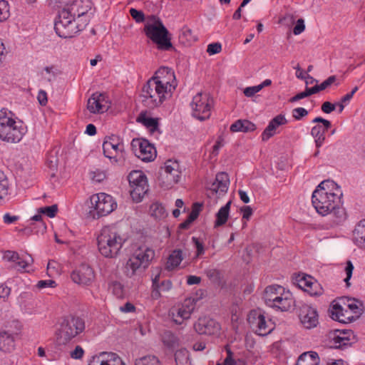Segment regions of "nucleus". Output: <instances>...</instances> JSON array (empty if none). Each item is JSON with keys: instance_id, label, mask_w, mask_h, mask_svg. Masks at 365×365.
<instances>
[{"instance_id": "56", "label": "nucleus", "mask_w": 365, "mask_h": 365, "mask_svg": "<svg viewBox=\"0 0 365 365\" xmlns=\"http://www.w3.org/2000/svg\"><path fill=\"white\" fill-rule=\"evenodd\" d=\"M305 29L304 21L302 19H299L297 21V24L293 29V33L294 35L301 34Z\"/></svg>"}, {"instance_id": "54", "label": "nucleus", "mask_w": 365, "mask_h": 365, "mask_svg": "<svg viewBox=\"0 0 365 365\" xmlns=\"http://www.w3.org/2000/svg\"><path fill=\"white\" fill-rule=\"evenodd\" d=\"M192 241L195 245V247L197 250L196 251V257H198L205 253V248L202 242H201L198 238L195 237H192Z\"/></svg>"}, {"instance_id": "36", "label": "nucleus", "mask_w": 365, "mask_h": 365, "mask_svg": "<svg viewBox=\"0 0 365 365\" xmlns=\"http://www.w3.org/2000/svg\"><path fill=\"white\" fill-rule=\"evenodd\" d=\"M135 365H162L155 356H145L135 360Z\"/></svg>"}, {"instance_id": "41", "label": "nucleus", "mask_w": 365, "mask_h": 365, "mask_svg": "<svg viewBox=\"0 0 365 365\" xmlns=\"http://www.w3.org/2000/svg\"><path fill=\"white\" fill-rule=\"evenodd\" d=\"M58 73V69L54 66H46L42 71V76L48 81H53Z\"/></svg>"}, {"instance_id": "8", "label": "nucleus", "mask_w": 365, "mask_h": 365, "mask_svg": "<svg viewBox=\"0 0 365 365\" xmlns=\"http://www.w3.org/2000/svg\"><path fill=\"white\" fill-rule=\"evenodd\" d=\"M144 31L148 38L157 44L161 50H168L172 44L168 36V31L162 21L155 16H148L145 23Z\"/></svg>"}, {"instance_id": "47", "label": "nucleus", "mask_w": 365, "mask_h": 365, "mask_svg": "<svg viewBox=\"0 0 365 365\" xmlns=\"http://www.w3.org/2000/svg\"><path fill=\"white\" fill-rule=\"evenodd\" d=\"M194 300L191 299H186L184 300V319L189 318L190 314L195 309Z\"/></svg>"}, {"instance_id": "61", "label": "nucleus", "mask_w": 365, "mask_h": 365, "mask_svg": "<svg viewBox=\"0 0 365 365\" xmlns=\"http://www.w3.org/2000/svg\"><path fill=\"white\" fill-rule=\"evenodd\" d=\"M358 90H359V88L357 86H355L350 93H346L345 96H344L341 98V101L342 103H344L345 105L348 104L349 103V101H351V99L352 98V97L354 95V93Z\"/></svg>"}, {"instance_id": "29", "label": "nucleus", "mask_w": 365, "mask_h": 365, "mask_svg": "<svg viewBox=\"0 0 365 365\" xmlns=\"http://www.w3.org/2000/svg\"><path fill=\"white\" fill-rule=\"evenodd\" d=\"M319 358L317 352L308 351L302 354L296 365H319Z\"/></svg>"}, {"instance_id": "1", "label": "nucleus", "mask_w": 365, "mask_h": 365, "mask_svg": "<svg viewBox=\"0 0 365 365\" xmlns=\"http://www.w3.org/2000/svg\"><path fill=\"white\" fill-rule=\"evenodd\" d=\"M91 0H70L68 4L59 12L54 29L61 38H71L83 30L90 21L88 14L91 9Z\"/></svg>"}, {"instance_id": "14", "label": "nucleus", "mask_w": 365, "mask_h": 365, "mask_svg": "<svg viewBox=\"0 0 365 365\" xmlns=\"http://www.w3.org/2000/svg\"><path fill=\"white\" fill-rule=\"evenodd\" d=\"M103 151L106 158L110 160H121L125 158L124 144L115 136H107L103 143Z\"/></svg>"}, {"instance_id": "52", "label": "nucleus", "mask_w": 365, "mask_h": 365, "mask_svg": "<svg viewBox=\"0 0 365 365\" xmlns=\"http://www.w3.org/2000/svg\"><path fill=\"white\" fill-rule=\"evenodd\" d=\"M222 51V45L220 43H212L208 44L207 48V52L209 53V55H215L217 53H220Z\"/></svg>"}, {"instance_id": "20", "label": "nucleus", "mask_w": 365, "mask_h": 365, "mask_svg": "<svg viewBox=\"0 0 365 365\" xmlns=\"http://www.w3.org/2000/svg\"><path fill=\"white\" fill-rule=\"evenodd\" d=\"M194 329L200 334L214 335L220 332V325L213 319L205 317L197 320Z\"/></svg>"}, {"instance_id": "46", "label": "nucleus", "mask_w": 365, "mask_h": 365, "mask_svg": "<svg viewBox=\"0 0 365 365\" xmlns=\"http://www.w3.org/2000/svg\"><path fill=\"white\" fill-rule=\"evenodd\" d=\"M38 212L45 214L49 217H53L58 212V206L57 205H53L51 206L42 207L38 209Z\"/></svg>"}, {"instance_id": "62", "label": "nucleus", "mask_w": 365, "mask_h": 365, "mask_svg": "<svg viewBox=\"0 0 365 365\" xmlns=\"http://www.w3.org/2000/svg\"><path fill=\"white\" fill-rule=\"evenodd\" d=\"M83 349L80 346H77L75 348V349L71 353V356L73 359H79L83 357Z\"/></svg>"}, {"instance_id": "43", "label": "nucleus", "mask_w": 365, "mask_h": 365, "mask_svg": "<svg viewBox=\"0 0 365 365\" xmlns=\"http://www.w3.org/2000/svg\"><path fill=\"white\" fill-rule=\"evenodd\" d=\"M9 5L4 0L0 1V22L6 20L9 17Z\"/></svg>"}, {"instance_id": "48", "label": "nucleus", "mask_w": 365, "mask_h": 365, "mask_svg": "<svg viewBox=\"0 0 365 365\" xmlns=\"http://www.w3.org/2000/svg\"><path fill=\"white\" fill-rule=\"evenodd\" d=\"M305 291L312 296H319L323 293V289L317 282H314L312 287L305 288Z\"/></svg>"}, {"instance_id": "6", "label": "nucleus", "mask_w": 365, "mask_h": 365, "mask_svg": "<svg viewBox=\"0 0 365 365\" xmlns=\"http://www.w3.org/2000/svg\"><path fill=\"white\" fill-rule=\"evenodd\" d=\"M263 298L268 307L281 312L290 311L295 307L292 294L279 285L267 287Z\"/></svg>"}, {"instance_id": "2", "label": "nucleus", "mask_w": 365, "mask_h": 365, "mask_svg": "<svg viewBox=\"0 0 365 365\" xmlns=\"http://www.w3.org/2000/svg\"><path fill=\"white\" fill-rule=\"evenodd\" d=\"M178 86L173 69L163 66L144 85L141 96L144 103L150 108H156L170 98Z\"/></svg>"}, {"instance_id": "15", "label": "nucleus", "mask_w": 365, "mask_h": 365, "mask_svg": "<svg viewBox=\"0 0 365 365\" xmlns=\"http://www.w3.org/2000/svg\"><path fill=\"white\" fill-rule=\"evenodd\" d=\"M131 148L136 157L140 160H155L157 157L156 148L145 139H133Z\"/></svg>"}, {"instance_id": "28", "label": "nucleus", "mask_w": 365, "mask_h": 365, "mask_svg": "<svg viewBox=\"0 0 365 365\" xmlns=\"http://www.w3.org/2000/svg\"><path fill=\"white\" fill-rule=\"evenodd\" d=\"M232 132H252L256 129V125L248 120H237L230 125Z\"/></svg>"}, {"instance_id": "31", "label": "nucleus", "mask_w": 365, "mask_h": 365, "mask_svg": "<svg viewBox=\"0 0 365 365\" xmlns=\"http://www.w3.org/2000/svg\"><path fill=\"white\" fill-rule=\"evenodd\" d=\"M14 349V337L6 331L0 333V349L4 352H11Z\"/></svg>"}, {"instance_id": "58", "label": "nucleus", "mask_w": 365, "mask_h": 365, "mask_svg": "<svg viewBox=\"0 0 365 365\" xmlns=\"http://www.w3.org/2000/svg\"><path fill=\"white\" fill-rule=\"evenodd\" d=\"M260 91V87H259L257 85L245 88L243 93L247 97H252L255 93L259 92Z\"/></svg>"}, {"instance_id": "9", "label": "nucleus", "mask_w": 365, "mask_h": 365, "mask_svg": "<svg viewBox=\"0 0 365 365\" xmlns=\"http://www.w3.org/2000/svg\"><path fill=\"white\" fill-rule=\"evenodd\" d=\"M154 256L153 250L145 245L139 246L126 263L128 275L132 277L142 273L149 266Z\"/></svg>"}, {"instance_id": "19", "label": "nucleus", "mask_w": 365, "mask_h": 365, "mask_svg": "<svg viewBox=\"0 0 365 365\" xmlns=\"http://www.w3.org/2000/svg\"><path fill=\"white\" fill-rule=\"evenodd\" d=\"M108 107L107 97L101 93H93L87 102V109L94 114L103 113L108 110Z\"/></svg>"}, {"instance_id": "50", "label": "nucleus", "mask_w": 365, "mask_h": 365, "mask_svg": "<svg viewBox=\"0 0 365 365\" xmlns=\"http://www.w3.org/2000/svg\"><path fill=\"white\" fill-rule=\"evenodd\" d=\"M130 14L137 23H141L146 20L143 12L135 9H130Z\"/></svg>"}, {"instance_id": "45", "label": "nucleus", "mask_w": 365, "mask_h": 365, "mask_svg": "<svg viewBox=\"0 0 365 365\" xmlns=\"http://www.w3.org/2000/svg\"><path fill=\"white\" fill-rule=\"evenodd\" d=\"M342 307L341 305L336 304H334L331 311V317L334 320H336L339 322H344V319L341 317L344 316L342 314Z\"/></svg>"}, {"instance_id": "13", "label": "nucleus", "mask_w": 365, "mask_h": 365, "mask_svg": "<svg viewBox=\"0 0 365 365\" xmlns=\"http://www.w3.org/2000/svg\"><path fill=\"white\" fill-rule=\"evenodd\" d=\"M91 203L96 211V213L93 214V218L108 215L117 207V203L113 197L104 192L92 195Z\"/></svg>"}, {"instance_id": "16", "label": "nucleus", "mask_w": 365, "mask_h": 365, "mask_svg": "<svg viewBox=\"0 0 365 365\" xmlns=\"http://www.w3.org/2000/svg\"><path fill=\"white\" fill-rule=\"evenodd\" d=\"M72 281L82 286L91 285L95 279L93 268L86 264H81L71 274Z\"/></svg>"}, {"instance_id": "5", "label": "nucleus", "mask_w": 365, "mask_h": 365, "mask_svg": "<svg viewBox=\"0 0 365 365\" xmlns=\"http://www.w3.org/2000/svg\"><path fill=\"white\" fill-rule=\"evenodd\" d=\"M97 240L100 253L108 258L117 257L125 242L121 231L115 225L104 226Z\"/></svg>"}, {"instance_id": "33", "label": "nucleus", "mask_w": 365, "mask_h": 365, "mask_svg": "<svg viewBox=\"0 0 365 365\" xmlns=\"http://www.w3.org/2000/svg\"><path fill=\"white\" fill-rule=\"evenodd\" d=\"M182 259V251L180 250H174L169 256L165 264V269L168 271L173 270L180 265Z\"/></svg>"}, {"instance_id": "34", "label": "nucleus", "mask_w": 365, "mask_h": 365, "mask_svg": "<svg viewBox=\"0 0 365 365\" xmlns=\"http://www.w3.org/2000/svg\"><path fill=\"white\" fill-rule=\"evenodd\" d=\"M353 334L351 331L346 330L339 331V334L334 337V342L336 348H341L350 344V336Z\"/></svg>"}, {"instance_id": "57", "label": "nucleus", "mask_w": 365, "mask_h": 365, "mask_svg": "<svg viewBox=\"0 0 365 365\" xmlns=\"http://www.w3.org/2000/svg\"><path fill=\"white\" fill-rule=\"evenodd\" d=\"M56 286V282L52 279L40 280L37 283V287L39 289H44L46 287H55Z\"/></svg>"}, {"instance_id": "32", "label": "nucleus", "mask_w": 365, "mask_h": 365, "mask_svg": "<svg viewBox=\"0 0 365 365\" xmlns=\"http://www.w3.org/2000/svg\"><path fill=\"white\" fill-rule=\"evenodd\" d=\"M231 203V201L227 202L226 205L222 206L217 212L215 227L222 226L226 223L229 217Z\"/></svg>"}, {"instance_id": "3", "label": "nucleus", "mask_w": 365, "mask_h": 365, "mask_svg": "<svg viewBox=\"0 0 365 365\" xmlns=\"http://www.w3.org/2000/svg\"><path fill=\"white\" fill-rule=\"evenodd\" d=\"M342 192L333 180L322 181L312 193V202L317 212L324 216L332 214L333 222L338 225L346 219V212L341 207Z\"/></svg>"}, {"instance_id": "17", "label": "nucleus", "mask_w": 365, "mask_h": 365, "mask_svg": "<svg viewBox=\"0 0 365 365\" xmlns=\"http://www.w3.org/2000/svg\"><path fill=\"white\" fill-rule=\"evenodd\" d=\"M247 321L252 330L259 336H265L272 329L267 324L264 316L259 311L252 310L248 314Z\"/></svg>"}, {"instance_id": "64", "label": "nucleus", "mask_w": 365, "mask_h": 365, "mask_svg": "<svg viewBox=\"0 0 365 365\" xmlns=\"http://www.w3.org/2000/svg\"><path fill=\"white\" fill-rule=\"evenodd\" d=\"M242 212V218L249 220L252 215V209L250 206H244L241 208Z\"/></svg>"}, {"instance_id": "53", "label": "nucleus", "mask_w": 365, "mask_h": 365, "mask_svg": "<svg viewBox=\"0 0 365 365\" xmlns=\"http://www.w3.org/2000/svg\"><path fill=\"white\" fill-rule=\"evenodd\" d=\"M307 115L308 111L304 108H296L292 110V116L297 120H299Z\"/></svg>"}, {"instance_id": "30", "label": "nucleus", "mask_w": 365, "mask_h": 365, "mask_svg": "<svg viewBox=\"0 0 365 365\" xmlns=\"http://www.w3.org/2000/svg\"><path fill=\"white\" fill-rule=\"evenodd\" d=\"M354 238L359 247L365 249V220L360 221L356 226Z\"/></svg>"}, {"instance_id": "60", "label": "nucleus", "mask_w": 365, "mask_h": 365, "mask_svg": "<svg viewBox=\"0 0 365 365\" xmlns=\"http://www.w3.org/2000/svg\"><path fill=\"white\" fill-rule=\"evenodd\" d=\"M49 4L53 7L61 8L66 7L70 0H48Z\"/></svg>"}, {"instance_id": "49", "label": "nucleus", "mask_w": 365, "mask_h": 365, "mask_svg": "<svg viewBox=\"0 0 365 365\" xmlns=\"http://www.w3.org/2000/svg\"><path fill=\"white\" fill-rule=\"evenodd\" d=\"M354 269V267L352 262L351 261H347L346 264L345 269H344L346 277L344 279V281L346 283V287H349L351 284L349 281L352 276Z\"/></svg>"}, {"instance_id": "51", "label": "nucleus", "mask_w": 365, "mask_h": 365, "mask_svg": "<svg viewBox=\"0 0 365 365\" xmlns=\"http://www.w3.org/2000/svg\"><path fill=\"white\" fill-rule=\"evenodd\" d=\"M336 79L337 78H336V76H331L327 79H326L324 81H323L321 84L316 85L317 88L319 89V92L326 89L327 88L329 87L333 83H336Z\"/></svg>"}, {"instance_id": "38", "label": "nucleus", "mask_w": 365, "mask_h": 365, "mask_svg": "<svg viewBox=\"0 0 365 365\" xmlns=\"http://www.w3.org/2000/svg\"><path fill=\"white\" fill-rule=\"evenodd\" d=\"M9 192V181L5 174L0 170V201L7 196Z\"/></svg>"}, {"instance_id": "7", "label": "nucleus", "mask_w": 365, "mask_h": 365, "mask_svg": "<svg viewBox=\"0 0 365 365\" xmlns=\"http://www.w3.org/2000/svg\"><path fill=\"white\" fill-rule=\"evenodd\" d=\"M85 329V322L83 319L68 315L62 317L56 330V341L58 345H66Z\"/></svg>"}, {"instance_id": "26", "label": "nucleus", "mask_w": 365, "mask_h": 365, "mask_svg": "<svg viewBox=\"0 0 365 365\" xmlns=\"http://www.w3.org/2000/svg\"><path fill=\"white\" fill-rule=\"evenodd\" d=\"M287 120L284 115L279 114L272 118L267 128L262 133V140L263 141L268 140L270 138L274 136L277 133V129L279 126L287 124Z\"/></svg>"}, {"instance_id": "4", "label": "nucleus", "mask_w": 365, "mask_h": 365, "mask_svg": "<svg viewBox=\"0 0 365 365\" xmlns=\"http://www.w3.org/2000/svg\"><path fill=\"white\" fill-rule=\"evenodd\" d=\"M24 123L11 110L0 109V140L7 143H18L26 135Z\"/></svg>"}, {"instance_id": "10", "label": "nucleus", "mask_w": 365, "mask_h": 365, "mask_svg": "<svg viewBox=\"0 0 365 365\" xmlns=\"http://www.w3.org/2000/svg\"><path fill=\"white\" fill-rule=\"evenodd\" d=\"M192 116L200 121L210 118L214 107L213 98L206 92H198L190 103Z\"/></svg>"}, {"instance_id": "23", "label": "nucleus", "mask_w": 365, "mask_h": 365, "mask_svg": "<svg viewBox=\"0 0 365 365\" xmlns=\"http://www.w3.org/2000/svg\"><path fill=\"white\" fill-rule=\"evenodd\" d=\"M230 180L225 173H220L216 175L215 180L208 187L211 194H217L219 196L225 194L228 190Z\"/></svg>"}, {"instance_id": "22", "label": "nucleus", "mask_w": 365, "mask_h": 365, "mask_svg": "<svg viewBox=\"0 0 365 365\" xmlns=\"http://www.w3.org/2000/svg\"><path fill=\"white\" fill-rule=\"evenodd\" d=\"M160 120L159 118H153L144 113H141L137 118V122L142 124L155 138L161 134Z\"/></svg>"}, {"instance_id": "55", "label": "nucleus", "mask_w": 365, "mask_h": 365, "mask_svg": "<svg viewBox=\"0 0 365 365\" xmlns=\"http://www.w3.org/2000/svg\"><path fill=\"white\" fill-rule=\"evenodd\" d=\"M314 282H317V281L310 276L304 277L299 280V287L305 290V288L312 287Z\"/></svg>"}, {"instance_id": "24", "label": "nucleus", "mask_w": 365, "mask_h": 365, "mask_svg": "<svg viewBox=\"0 0 365 365\" xmlns=\"http://www.w3.org/2000/svg\"><path fill=\"white\" fill-rule=\"evenodd\" d=\"M4 259L15 263V268L17 269H25L29 265L33 262V259L31 255H26L21 257L14 251L8 250L4 255Z\"/></svg>"}, {"instance_id": "37", "label": "nucleus", "mask_w": 365, "mask_h": 365, "mask_svg": "<svg viewBox=\"0 0 365 365\" xmlns=\"http://www.w3.org/2000/svg\"><path fill=\"white\" fill-rule=\"evenodd\" d=\"M169 314L175 324H181L182 323V309L180 304L173 306L170 309Z\"/></svg>"}, {"instance_id": "44", "label": "nucleus", "mask_w": 365, "mask_h": 365, "mask_svg": "<svg viewBox=\"0 0 365 365\" xmlns=\"http://www.w3.org/2000/svg\"><path fill=\"white\" fill-rule=\"evenodd\" d=\"M113 294L118 298H122L124 296L123 286L120 282H113L110 285Z\"/></svg>"}, {"instance_id": "63", "label": "nucleus", "mask_w": 365, "mask_h": 365, "mask_svg": "<svg viewBox=\"0 0 365 365\" xmlns=\"http://www.w3.org/2000/svg\"><path fill=\"white\" fill-rule=\"evenodd\" d=\"M37 98L41 106H45L48 101L46 92L42 90L39 91Z\"/></svg>"}, {"instance_id": "21", "label": "nucleus", "mask_w": 365, "mask_h": 365, "mask_svg": "<svg viewBox=\"0 0 365 365\" xmlns=\"http://www.w3.org/2000/svg\"><path fill=\"white\" fill-rule=\"evenodd\" d=\"M299 319L307 329H312L318 324V314L317 310L307 304H303L299 310Z\"/></svg>"}, {"instance_id": "40", "label": "nucleus", "mask_w": 365, "mask_h": 365, "mask_svg": "<svg viewBox=\"0 0 365 365\" xmlns=\"http://www.w3.org/2000/svg\"><path fill=\"white\" fill-rule=\"evenodd\" d=\"M160 272H161L160 269L157 268L155 270V273H153V274H154V277L153 278V290L152 296L154 298H158L160 297V293L159 291V288H160L159 280H160Z\"/></svg>"}, {"instance_id": "35", "label": "nucleus", "mask_w": 365, "mask_h": 365, "mask_svg": "<svg viewBox=\"0 0 365 365\" xmlns=\"http://www.w3.org/2000/svg\"><path fill=\"white\" fill-rule=\"evenodd\" d=\"M202 203L195 202L192 205V210L186 220L184 221V229H186L192 222H194L198 217L202 210Z\"/></svg>"}, {"instance_id": "39", "label": "nucleus", "mask_w": 365, "mask_h": 365, "mask_svg": "<svg viewBox=\"0 0 365 365\" xmlns=\"http://www.w3.org/2000/svg\"><path fill=\"white\" fill-rule=\"evenodd\" d=\"M319 92V89L316 86L312 88H306L305 91L301 93H297L294 97L290 99V102H295L307 98L312 94H315Z\"/></svg>"}, {"instance_id": "59", "label": "nucleus", "mask_w": 365, "mask_h": 365, "mask_svg": "<svg viewBox=\"0 0 365 365\" xmlns=\"http://www.w3.org/2000/svg\"><path fill=\"white\" fill-rule=\"evenodd\" d=\"M321 109L325 113H330L336 109V105L329 101H325L322 105Z\"/></svg>"}, {"instance_id": "42", "label": "nucleus", "mask_w": 365, "mask_h": 365, "mask_svg": "<svg viewBox=\"0 0 365 365\" xmlns=\"http://www.w3.org/2000/svg\"><path fill=\"white\" fill-rule=\"evenodd\" d=\"M89 176L93 182H101L106 179V172L100 169H96L90 171Z\"/></svg>"}, {"instance_id": "12", "label": "nucleus", "mask_w": 365, "mask_h": 365, "mask_svg": "<svg viewBox=\"0 0 365 365\" xmlns=\"http://www.w3.org/2000/svg\"><path fill=\"white\" fill-rule=\"evenodd\" d=\"M178 161H168L158 172V182L165 190L170 189L180 178Z\"/></svg>"}, {"instance_id": "27", "label": "nucleus", "mask_w": 365, "mask_h": 365, "mask_svg": "<svg viewBox=\"0 0 365 365\" xmlns=\"http://www.w3.org/2000/svg\"><path fill=\"white\" fill-rule=\"evenodd\" d=\"M149 215L154 220L160 221L165 219L168 217V213L161 202L155 201L150 205Z\"/></svg>"}, {"instance_id": "25", "label": "nucleus", "mask_w": 365, "mask_h": 365, "mask_svg": "<svg viewBox=\"0 0 365 365\" xmlns=\"http://www.w3.org/2000/svg\"><path fill=\"white\" fill-rule=\"evenodd\" d=\"M122 359L115 353L102 352L93 356L88 365H121Z\"/></svg>"}, {"instance_id": "11", "label": "nucleus", "mask_w": 365, "mask_h": 365, "mask_svg": "<svg viewBox=\"0 0 365 365\" xmlns=\"http://www.w3.org/2000/svg\"><path fill=\"white\" fill-rule=\"evenodd\" d=\"M128 180L133 201L137 203L141 202L149 190L146 175L140 170H133L129 173Z\"/></svg>"}, {"instance_id": "18", "label": "nucleus", "mask_w": 365, "mask_h": 365, "mask_svg": "<svg viewBox=\"0 0 365 365\" xmlns=\"http://www.w3.org/2000/svg\"><path fill=\"white\" fill-rule=\"evenodd\" d=\"M312 123H318L312 128L311 135L314 139L316 147L319 148L325 142V133L331 128V123L322 117H316Z\"/></svg>"}]
</instances>
